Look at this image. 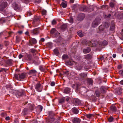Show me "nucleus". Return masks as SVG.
I'll return each instance as SVG.
<instances>
[{"label": "nucleus", "instance_id": "5", "mask_svg": "<svg viewBox=\"0 0 123 123\" xmlns=\"http://www.w3.org/2000/svg\"><path fill=\"white\" fill-rule=\"evenodd\" d=\"M39 28H35L31 31V33L33 35H37L39 33Z\"/></svg>", "mask_w": 123, "mask_h": 123}, {"label": "nucleus", "instance_id": "29", "mask_svg": "<svg viewBox=\"0 0 123 123\" xmlns=\"http://www.w3.org/2000/svg\"><path fill=\"white\" fill-rule=\"evenodd\" d=\"M67 25L66 24H64L62 25L61 26V28L63 29H65L67 27Z\"/></svg>", "mask_w": 123, "mask_h": 123}, {"label": "nucleus", "instance_id": "31", "mask_svg": "<svg viewBox=\"0 0 123 123\" xmlns=\"http://www.w3.org/2000/svg\"><path fill=\"white\" fill-rule=\"evenodd\" d=\"M86 116L87 118H90L93 117V115L92 114H87L86 115Z\"/></svg>", "mask_w": 123, "mask_h": 123}, {"label": "nucleus", "instance_id": "17", "mask_svg": "<svg viewBox=\"0 0 123 123\" xmlns=\"http://www.w3.org/2000/svg\"><path fill=\"white\" fill-rule=\"evenodd\" d=\"M87 9V7L86 6H83L80 8V10L81 11L85 12L86 11Z\"/></svg>", "mask_w": 123, "mask_h": 123}, {"label": "nucleus", "instance_id": "43", "mask_svg": "<svg viewBox=\"0 0 123 123\" xmlns=\"http://www.w3.org/2000/svg\"><path fill=\"white\" fill-rule=\"evenodd\" d=\"M79 16H82V17L81 18H84L85 17V15L83 13H81L80 14V15H79Z\"/></svg>", "mask_w": 123, "mask_h": 123}, {"label": "nucleus", "instance_id": "30", "mask_svg": "<svg viewBox=\"0 0 123 123\" xmlns=\"http://www.w3.org/2000/svg\"><path fill=\"white\" fill-rule=\"evenodd\" d=\"M114 120V118L112 116L110 117L108 119L109 121L110 122H112Z\"/></svg>", "mask_w": 123, "mask_h": 123}, {"label": "nucleus", "instance_id": "6", "mask_svg": "<svg viewBox=\"0 0 123 123\" xmlns=\"http://www.w3.org/2000/svg\"><path fill=\"white\" fill-rule=\"evenodd\" d=\"M4 60L5 63L7 64H11L12 63V61L10 59H7V58L5 57H3L2 58Z\"/></svg>", "mask_w": 123, "mask_h": 123}, {"label": "nucleus", "instance_id": "34", "mask_svg": "<svg viewBox=\"0 0 123 123\" xmlns=\"http://www.w3.org/2000/svg\"><path fill=\"white\" fill-rule=\"evenodd\" d=\"M77 33L78 35L81 37H82L83 36L81 32L80 31H78Z\"/></svg>", "mask_w": 123, "mask_h": 123}, {"label": "nucleus", "instance_id": "39", "mask_svg": "<svg viewBox=\"0 0 123 123\" xmlns=\"http://www.w3.org/2000/svg\"><path fill=\"white\" fill-rule=\"evenodd\" d=\"M91 55L89 54H87L85 55V58L87 59H89L90 58Z\"/></svg>", "mask_w": 123, "mask_h": 123}, {"label": "nucleus", "instance_id": "37", "mask_svg": "<svg viewBox=\"0 0 123 123\" xmlns=\"http://www.w3.org/2000/svg\"><path fill=\"white\" fill-rule=\"evenodd\" d=\"M65 101V100L64 98H62L59 100V102L62 104Z\"/></svg>", "mask_w": 123, "mask_h": 123}, {"label": "nucleus", "instance_id": "28", "mask_svg": "<svg viewBox=\"0 0 123 123\" xmlns=\"http://www.w3.org/2000/svg\"><path fill=\"white\" fill-rule=\"evenodd\" d=\"M68 58V56L67 55H64L62 57V58L63 59H66Z\"/></svg>", "mask_w": 123, "mask_h": 123}, {"label": "nucleus", "instance_id": "61", "mask_svg": "<svg viewBox=\"0 0 123 123\" xmlns=\"http://www.w3.org/2000/svg\"><path fill=\"white\" fill-rule=\"evenodd\" d=\"M118 68L119 69H120L121 68V66L120 65H119L118 66Z\"/></svg>", "mask_w": 123, "mask_h": 123}, {"label": "nucleus", "instance_id": "63", "mask_svg": "<svg viewBox=\"0 0 123 123\" xmlns=\"http://www.w3.org/2000/svg\"><path fill=\"white\" fill-rule=\"evenodd\" d=\"M69 100V98L68 97L67 98H66V101L67 102H68Z\"/></svg>", "mask_w": 123, "mask_h": 123}, {"label": "nucleus", "instance_id": "10", "mask_svg": "<svg viewBox=\"0 0 123 123\" xmlns=\"http://www.w3.org/2000/svg\"><path fill=\"white\" fill-rule=\"evenodd\" d=\"M25 77V75L24 73H22L20 74H18V80H20L21 79H23Z\"/></svg>", "mask_w": 123, "mask_h": 123}, {"label": "nucleus", "instance_id": "33", "mask_svg": "<svg viewBox=\"0 0 123 123\" xmlns=\"http://www.w3.org/2000/svg\"><path fill=\"white\" fill-rule=\"evenodd\" d=\"M68 21L71 24L73 22V18L71 17H70L69 19L68 20Z\"/></svg>", "mask_w": 123, "mask_h": 123}, {"label": "nucleus", "instance_id": "23", "mask_svg": "<svg viewBox=\"0 0 123 123\" xmlns=\"http://www.w3.org/2000/svg\"><path fill=\"white\" fill-rule=\"evenodd\" d=\"M56 32V30L55 28L52 29L50 31V33L51 34H55Z\"/></svg>", "mask_w": 123, "mask_h": 123}, {"label": "nucleus", "instance_id": "19", "mask_svg": "<svg viewBox=\"0 0 123 123\" xmlns=\"http://www.w3.org/2000/svg\"><path fill=\"white\" fill-rule=\"evenodd\" d=\"M79 86V85L78 84L76 83L75 84H74L72 86V87L74 89H78Z\"/></svg>", "mask_w": 123, "mask_h": 123}, {"label": "nucleus", "instance_id": "32", "mask_svg": "<svg viewBox=\"0 0 123 123\" xmlns=\"http://www.w3.org/2000/svg\"><path fill=\"white\" fill-rule=\"evenodd\" d=\"M66 63L67 64H68L69 65H73V62L70 60L67 62H66Z\"/></svg>", "mask_w": 123, "mask_h": 123}, {"label": "nucleus", "instance_id": "64", "mask_svg": "<svg viewBox=\"0 0 123 123\" xmlns=\"http://www.w3.org/2000/svg\"><path fill=\"white\" fill-rule=\"evenodd\" d=\"M18 33L20 34H21L22 33V31H19L18 32Z\"/></svg>", "mask_w": 123, "mask_h": 123}, {"label": "nucleus", "instance_id": "25", "mask_svg": "<svg viewBox=\"0 0 123 123\" xmlns=\"http://www.w3.org/2000/svg\"><path fill=\"white\" fill-rule=\"evenodd\" d=\"M54 54L56 55H58L59 53L58 50L57 49H55L54 50Z\"/></svg>", "mask_w": 123, "mask_h": 123}, {"label": "nucleus", "instance_id": "40", "mask_svg": "<svg viewBox=\"0 0 123 123\" xmlns=\"http://www.w3.org/2000/svg\"><path fill=\"white\" fill-rule=\"evenodd\" d=\"M109 5L111 7H113L114 6L115 4L114 3L111 2L110 3Z\"/></svg>", "mask_w": 123, "mask_h": 123}, {"label": "nucleus", "instance_id": "47", "mask_svg": "<svg viewBox=\"0 0 123 123\" xmlns=\"http://www.w3.org/2000/svg\"><path fill=\"white\" fill-rule=\"evenodd\" d=\"M4 47L3 44H0V50H1Z\"/></svg>", "mask_w": 123, "mask_h": 123}, {"label": "nucleus", "instance_id": "15", "mask_svg": "<svg viewBox=\"0 0 123 123\" xmlns=\"http://www.w3.org/2000/svg\"><path fill=\"white\" fill-rule=\"evenodd\" d=\"M99 31L98 32V33H103L104 32V29L102 25H100L99 26Z\"/></svg>", "mask_w": 123, "mask_h": 123}, {"label": "nucleus", "instance_id": "27", "mask_svg": "<svg viewBox=\"0 0 123 123\" xmlns=\"http://www.w3.org/2000/svg\"><path fill=\"white\" fill-rule=\"evenodd\" d=\"M22 95V92H18L16 95V96L17 97H19L20 96H21Z\"/></svg>", "mask_w": 123, "mask_h": 123}, {"label": "nucleus", "instance_id": "20", "mask_svg": "<svg viewBox=\"0 0 123 123\" xmlns=\"http://www.w3.org/2000/svg\"><path fill=\"white\" fill-rule=\"evenodd\" d=\"M88 84L89 85L92 86L93 83V80L91 79H88L87 80Z\"/></svg>", "mask_w": 123, "mask_h": 123}, {"label": "nucleus", "instance_id": "56", "mask_svg": "<svg viewBox=\"0 0 123 123\" xmlns=\"http://www.w3.org/2000/svg\"><path fill=\"white\" fill-rule=\"evenodd\" d=\"M25 34L26 35L28 36L29 35V32L28 31H26L25 32Z\"/></svg>", "mask_w": 123, "mask_h": 123}, {"label": "nucleus", "instance_id": "18", "mask_svg": "<svg viewBox=\"0 0 123 123\" xmlns=\"http://www.w3.org/2000/svg\"><path fill=\"white\" fill-rule=\"evenodd\" d=\"M100 89L101 93H105V92L106 89L104 86H102Z\"/></svg>", "mask_w": 123, "mask_h": 123}, {"label": "nucleus", "instance_id": "24", "mask_svg": "<svg viewBox=\"0 0 123 123\" xmlns=\"http://www.w3.org/2000/svg\"><path fill=\"white\" fill-rule=\"evenodd\" d=\"M95 94L97 97H99V96L101 93L98 90H97L95 92Z\"/></svg>", "mask_w": 123, "mask_h": 123}, {"label": "nucleus", "instance_id": "46", "mask_svg": "<svg viewBox=\"0 0 123 123\" xmlns=\"http://www.w3.org/2000/svg\"><path fill=\"white\" fill-rule=\"evenodd\" d=\"M119 73L120 75H123V70H122L119 71Z\"/></svg>", "mask_w": 123, "mask_h": 123}, {"label": "nucleus", "instance_id": "49", "mask_svg": "<svg viewBox=\"0 0 123 123\" xmlns=\"http://www.w3.org/2000/svg\"><path fill=\"white\" fill-rule=\"evenodd\" d=\"M14 76L15 78L17 79V80H18V75L17 74H16Z\"/></svg>", "mask_w": 123, "mask_h": 123}, {"label": "nucleus", "instance_id": "14", "mask_svg": "<svg viewBox=\"0 0 123 123\" xmlns=\"http://www.w3.org/2000/svg\"><path fill=\"white\" fill-rule=\"evenodd\" d=\"M111 111L113 112H115L117 110L116 107L114 105H113L110 107Z\"/></svg>", "mask_w": 123, "mask_h": 123}, {"label": "nucleus", "instance_id": "16", "mask_svg": "<svg viewBox=\"0 0 123 123\" xmlns=\"http://www.w3.org/2000/svg\"><path fill=\"white\" fill-rule=\"evenodd\" d=\"M91 51V49L89 47H87L86 49H84L83 50V52L84 53L86 54L89 53Z\"/></svg>", "mask_w": 123, "mask_h": 123}, {"label": "nucleus", "instance_id": "45", "mask_svg": "<svg viewBox=\"0 0 123 123\" xmlns=\"http://www.w3.org/2000/svg\"><path fill=\"white\" fill-rule=\"evenodd\" d=\"M52 25H54L56 24V22L55 20H53L52 21Z\"/></svg>", "mask_w": 123, "mask_h": 123}, {"label": "nucleus", "instance_id": "35", "mask_svg": "<svg viewBox=\"0 0 123 123\" xmlns=\"http://www.w3.org/2000/svg\"><path fill=\"white\" fill-rule=\"evenodd\" d=\"M37 108L40 111H42L43 109V106L41 105H38L37 106Z\"/></svg>", "mask_w": 123, "mask_h": 123}, {"label": "nucleus", "instance_id": "55", "mask_svg": "<svg viewBox=\"0 0 123 123\" xmlns=\"http://www.w3.org/2000/svg\"><path fill=\"white\" fill-rule=\"evenodd\" d=\"M32 123H37V122L36 120H34L32 121Z\"/></svg>", "mask_w": 123, "mask_h": 123}, {"label": "nucleus", "instance_id": "44", "mask_svg": "<svg viewBox=\"0 0 123 123\" xmlns=\"http://www.w3.org/2000/svg\"><path fill=\"white\" fill-rule=\"evenodd\" d=\"M83 68L82 66H78L77 67V69L78 70H80L81 69Z\"/></svg>", "mask_w": 123, "mask_h": 123}, {"label": "nucleus", "instance_id": "7", "mask_svg": "<svg viewBox=\"0 0 123 123\" xmlns=\"http://www.w3.org/2000/svg\"><path fill=\"white\" fill-rule=\"evenodd\" d=\"M70 89L68 87H66L63 90V92L65 94H68L70 92Z\"/></svg>", "mask_w": 123, "mask_h": 123}, {"label": "nucleus", "instance_id": "62", "mask_svg": "<svg viewBox=\"0 0 123 123\" xmlns=\"http://www.w3.org/2000/svg\"><path fill=\"white\" fill-rule=\"evenodd\" d=\"M70 1L71 2L73 3L74 1V0H70Z\"/></svg>", "mask_w": 123, "mask_h": 123}, {"label": "nucleus", "instance_id": "54", "mask_svg": "<svg viewBox=\"0 0 123 123\" xmlns=\"http://www.w3.org/2000/svg\"><path fill=\"white\" fill-rule=\"evenodd\" d=\"M23 56L22 55L20 54L18 56V57L19 59H20Z\"/></svg>", "mask_w": 123, "mask_h": 123}, {"label": "nucleus", "instance_id": "22", "mask_svg": "<svg viewBox=\"0 0 123 123\" xmlns=\"http://www.w3.org/2000/svg\"><path fill=\"white\" fill-rule=\"evenodd\" d=\"M61 5L62 7L63 8L66 7L67 6V3L66 2H63L61 4Z\"/></svg>", "mask_w": 123, "mask_h": 123}, {"label": "nucleus", "instance_id": "50", "mask_svg": "<svg viewBox=\"0 0 123 123\" xmlns=\"http://www.w3.org/2000/svg\"><path fill=\"white\" fill-rule=\"evenodd\" d=\"M28 60L29 61L31 60V55H29L28 56Z\"/></svg>", "mask_w": 123, "mask_h": 123}, {"label": "nucleus", "instance_id": "9", "mask_svg": "<svg viewBox=\"0 0 123 123\" xmlns=\"http://www.w3.org/2000/svg\"><path fill=\"white\" fill-rule=\"evenodd\" d=\"M37 73V72L35 70H31L29 72L28 74L31 75L35 76Z\"/></svg>", "mask_w": 123, "mask_h": 123}, {"label": "nucleus", "instance_id": "41", "mask_svg": "<svg viewBox=\"0 0 123 123\" xmlns=\"http://www.w3.org/2000/svg\"><path fill=\"white\" fill-rule=\"evenodd\" d=\"M115 28V26L114 25H113L111 26L110 27V30L111 31L113 30Z\"/></svg>", "mask_w": 123, "mask_h": 123}, {"label": "nucleus", "instance_id": "58", "mask_svg": "<svg viewBox=\"0 0 123 123\" xmlns=\"http://www.w3.org/2000/svg\"><path fill=\"white\" fill-rule=\"evenodd\" d=\"M41 40L42 42H43L45 40L43 38H42L41 39Z\"/></svg>", "mask_w": 123, "mask_h": 123}, {"label": "nucleus", "instance_id": "52", "mask_svg": "<svg viewBox=\"0 0 123 123\" xmlns=\"http://www.w3.org/2000/svg\"><path fill=\"white\" fill-rule=\"evenodd\" d=\"M5 119L6 120H9L10 119V117L9 116L5 118Z\"/></svg>", "mask_w": 123, "mask_h": 123}, {"label": "nucleus", "instance_id": "48", "mask_svg": "<svg viewBox=\"0 0 123 123\" xmlns=\"http://www.w3.org/2000/svg\"><path fill=\"white\" fill-rule=\"evenodd\" d=\"M55 83L54 81L52 82L50 84V85L52 86H55Z\"/></svg>", "mask_w": 123, "mask_h": 123}, {"label": "nucleus", "instance_id": "60", "mask_svg": "<svg viewBox=\"0 0 123 123\" xmlns=\"http://www.w3.org/2000/svg\"><path fill=\"white\" fill-rule=\"evenodd\" d=\"M5 69L4 68H1V69L0 70V72H1L3 71Z\"/></svg>", "mask_w": 123, "mask_h": 123}, {"label": "nucleus", "instance_id": "53", "mask_svg": "<svg viewBox=\"0 0 123 123\" xmlns=\"http://www.w3.org/2000/svg\"><path fill=\"white\" fill-rule=\"evenodd\" d=\"M27 14L28 16H30L31 15V12H27Z\"/></svg>", "mask_w": 123, "mask_h": 123}, {"label": "nucleus", "instance_id": "59", "mask_svg": "<svg viewBox=\"0 0 123 123\" xmlns=\"http://www.w3.org/2000/svg\"><path fill=\"white\" fill-rule=\"evenodd\" d=\"M116 56V54H113V57L114 58H115Z\"/></svg>", "mask_w": 123, "mask_h": 123}, {"label": "nucleus", "instance_id": "42", "mask_svg": "<svg viewBox=\"0 0 123 123\" xmlns=\"http://www.w3.org/2000/svg\"><path fill=\"white\" fill-rule=\"evenodd\" d=\"M74 101L77 104H78L79 103V100L77 99H74Z\"/></svg>", "mask_w": 123, "mask_h": 123}, {"label": "nucleus", "instance_id": "12", "mask_svg": "<svg viewBox=\"0 0 123 123\" xmlns=\"http://www.w3.org/2000/svg\"><path fill=\"white\" fill-rule=\"evenodd\" d=\"M72 112L74 114H77L78 113L79 111L76 108L74 107L72 109Z\"/></svg>", "mask_w": 123, "mask_h": 123}, {"label": "nucleus", "instance_id": "8", "mask_svg": "<svg viewBox=\"0 0 123 123\" xmlns=\"http://www.w3.org/2000/svg\"><path fill=\"white\" fill-rule=\"evenodd\" d=\"M72 121L73 123H80V120L78 118L74 117L72 119Z\"/></svg>", "mask_w": 123, "mask_h": 123}, {"label": "nucleus", "instance_id": "13", "mask_svg": "<svg viewBox=\"0 0 123 123\" xmlns=\"http://www.w3.org/2000/svg\"><path fill=\"white\" fill-rule=\"evenodd\" d=\"M49 116L50 117L49 118V119L48 120V121L49 122L51 123L53 122V121L55 120V119L54 117H51V113H49Z\"/></svg>", "mask_w": 123, "mask_h": 123}, {"label": "nucleus", "instance_id": "36", "mask_svg": "<svg viewBox=\"0 0 123 123\" xmlns=\"http://www.w3.org/2000/svg\"><path fill=\"white\" fill-rule=\"evenodd\" d=\"M107 44V41L105 40L104 41L102 42V45H106Z\"/></svg>", "mask_w": 123, "mask_h": 123}, {"label": "nucleus", "instance_id": "4", "mask_svg": "<svg viewBox=\"0 0 123 123\" xmlns=\"http://www.w3.org/2000/svg\"><path fill=\"white\" fill-rule=\"evenodd\" d=\"M37 42V41L35 39L31 38L29 40V45L30 46H32L33 45V44H36Z\"/></svg>", "mask_w": 123, "mask_h": 123}, {"label": "nucleus", "instance_id": "51", "mask_svg": "<svg viewBox=\"0 0 123 123\" xmlns=\"http://www.w3.org/2000/svg\"><path fill=\"white\" fill-rule=\"evenodd\" d=\"M6 114L5 113H2L1 114V115L2 117H4V116H6Z\"/></svg>", "mask_w": 123, "mask_h": 123}, {"label": "nucleus", "instance_id": "1", "mask_svg": "<svg viewBox=\"0 0 123 123\" xmlns=\"http://www.w3.org/2000/svg\"><path fill=\"white\" fill-rule=\"evenodd\" d=\"M100 20L99 18H96L93 22L92 26L93 27H96L100 23Z\"/></svg>", "mask_w": 123, "mask_h": 123}, {"label": "nucleus", "instance_id": "11", "mask_svg": "<svg viewBox=\"0 0 123 123\" xmlns=\"http://www.w3.org/2000/svg\"><path fill=\"white\" fill-rule=\"evenodd\" d=\"M87 73H81L80 74L79 76L81 78H84L87 77Z\"/></svg>", "mask_w": 123, "mask_h": 123}, {"label": "nucleus", "instance_id": "57", "mask_svg": "<svg viewBox=\"0 0 123 123\" xmlns=\"http://www.w3.org/2000/svg\"><path fill=\"white\" fill-rule=\"evenodd\" d=\"M120 83L121 85H123V80H121L120 82Z\"/></svg>", "mask_w": 123, "mask_h": 123}, {"label": "nucleus", "instance_id": "21", "mask_svg": "<svg viewBox=\"0 0 123 123\" xmlns=\"http://www.w3.org/2000/svg\"><path fill=\"white\" fill-rule=\"evenodd\" d=\"M12 6L15 9H18V4L16 3H13L12 4Z\"/></svg>", "mask_w": 123, "mask_h": 123}, {"label": "nucleus", "instance_id": "26", "mask_svg": "<svg viewBox=\"0 0 123 123\" xmlns=\"http://www.w3.org/2000/svg\"><path fill=\"white\" fill-rule=\"evenodd\" d=\"M31 52L32 53L34 54L37 53V52L36 49L33 48H32L30 49Z\"/></svg>", "mask_w": 123, "mask_h": 123}, {"label": "nucleus", "instance_id": "38", "mask_svg": "<svg viewBox=\"0 0 123 123\" xmlns=\"http://www.w3.org/2000/svg\"><path fill=\"white\" fill-rule=\"evenodd\" d=\"M46 11L45 10H43L42 11V14L43 15H46Z\"/></svg>", "mask_w": 123, "mask_h": 123}, {"label": "nucleus", "instance_id": "2", "mask_svg": "<svg viewBox=\"0 0 123 123\" xmlns=\"http://www.w3.org/2000/svg\"><path fill=\"white\" fill-rule=\"evenodd\" d=\"M7 6V4L6 2H4L2 3L0 5V11H3Z\"/></svg>", "mask_w": 123, "mask_h": 123}, {"label": "nucleus", "instance_id": "3", "mask_svg": "<svg viewBox=\"0 0 123 123\" xmlns=\"http://www.w3.org/2000/svg\"><path fill=\"white\" fill-rule=\"evenodd\" d=\"M43 86L39 83L37 84L35 86V88L37 91L38 92H41L42 90Z\"/></svg>", "mask_w": 123, "mask_h": 123}]
</instances>
